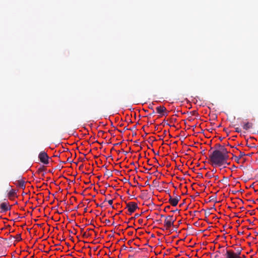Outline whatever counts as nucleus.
<instances>
[{"mask_svg":"<svg viewBox=\"0 0 258 258\" xmlns=\"http://www.w3.org/2000/svg\"><path fill=\"white\" fill-rule=\"evenodd\" d=\"M228 151L214 150L210 155L209 160L213 166H221L225 164H229L227 162L229 159Z\"/></svg>","mask_w":258,"mask_h":258,"instance_id":"f257e3e1","label":"nucleus"},{"mask_svg":"<svg viewBox=\"0 0 258 258\" xmlns=\"http://www.w3.org/2000/svg\"><path fill=\"white\" fill-rule=\"evenodd\" d=\"M38 158L40 161L44 164H48L49 163L48 159L49 157L47 153L44 151H41L40 152L38 155Z\"/></svg>","mask_w":258,"mask_h":258,"instance_id":"f03ea898","label":"nucleus"},{"mask_svg":"<svg viewBox=\"0 0 258 258\" xmlns=\"http://www.w3.org/2000/svg\"><path fill=\"white\" fill-rule=\"evenodd\" d=\"M164 225L166 229H168L173 226V215H169L166 217L164 221Z\"/></svg>","mask_w":258,"mask_h":258,"instance_id":"7ed1b4c3","label":"nucleus"},{"mask_svg":"<svg viewBox=\"0 0 258 258\" xmlns=\"http://www.w3.org/2000/svg\"><path fill=\"white\" fill-rule=\"evenodd\" d=\"M126 208L128 209V211L131 214L134 213L137 208H138V207L137 203L135 202H129L126 204Z\"/></svg>","mask_w":258,"mask_h":258,"instance_id":"20e7f679","label":"nucleus"},{"mask_svg":"<svg viewBox=\"0 0 258 258\" xmlns=\"http://www.w3.org/2000/svg\"><path fill=\"white\" fill-rule=\"evenodd\" d=\"M180 199L181 198L179 196H177L173 198L169 195V203L172 206L175 207L178 204V203L179 201L180 200Z\"/></svg>","mask_w":258,"mask_h":258,"instance_id":"39448f33","label":"nucleus"},{"mask_svg":"<svg viewBox=\"0 0 258 258\" xmlns=\"http://www.w3.org/2000/svg\"><path fill=\"white\" fill-rule=\"evenodd\" d=\"M225 256L226 258H242L240 256H237L232 250H226Z\"/></svg>","mask_w":258,"mask_h":258,"instance_id":"423d86ee","label":"nucleus"},{"mask_svg":"<svg viewBox=\"0 0 258 258\" xmlns=\"http://www.w3.org/2000/svg\"><path fill=\"white\" fill-rule=\"evenodd\" d=\"M0 208L4 212L9 211L11 209V207L9 206L8 202L2 203L0 205Z\"/></svg>","mask_w":258,"mask_h":258,"instance_id":"0eeeda50","label":"nucleus"},{"mask_svg":"<svg viewBox=\"0 0 258 258\" xmlns=\"http://www.w3.org/2000/svg\"><path fill=\"white\" fill-rule=\"evenodd\" d=\"M157 112L159 114H161L163 115H167L166 113V108L163 106H160L156 108Z\"/></svg>","mask_w":258,"mask_h":258,"instance_id":"6e6552de","label":"nucleus"},{"mask_svg":"<svg viewBox=\"0 0 258 258\" xmlns=\"http://www.w3.org/2000/svg\"><path fill=\"white\" fill-rule=\"evenodd\" d=\"M25 181L23 179H20L16 181L14 183L18 187L22 188L23 189H25Z\"/></svg>","mask_w":258,"mask_h":258,"instance_id":"1a4fd4ad","label":"nucleus"},{"mask_svg":"<svg viewBox=\"0 0 258 258\" xmlns=\"http://www.w3.org/2000/svg\"><path fill=\"white\" fill-rule=\"evenodd\" d=\"M17 197V192L16 190L12 189L10 190V191L8 194V198L12 200L15 197Z\"/></svg>","mask_w":258,"mask_h":258,"instance_id":"9d476101","label":"nucleus"},{"mask_svg":"<svg viewBox=\"0 0 258 258\" xmlns=\"http://www.w3.org/2000/svg\"><path fill=\"white\" fill-rule=\"evenodd\" d=\"M215 148L216 149L215 150L222 151L223 150V151H227L226 148L224 146H222L219 144H217L215 145Z\"/></svg>","mask_w":258,"mask_h":258,"instance_id":"9b49d317","label":"nucleus"},{"mask_svg":"<svg viewBox=\"0 0 258 258\" xmlns=\"http://www.w3.org/2000/svg\"><path fill=\"white\" fill-rule=\"evenodd\" d=\"M252 123L250 122H246L243 124V128L245 130H247L252 127Z\"/></svg>","mask_w":258,"mask_h":258,"instance_id":"f8f14e48","label":"nucleus"},{"mask_svg":"<svg viewBox=\"0 0 258 258\" xmlns=\"http://www.w3.org/2000/svg\"><path fill=\"white\" fill-rule=\"evenodd\" d=\"M104 175L107 176L108 177L112 176V174L111 171H109L108 169H106L105 172L104 173Z\"/></svg>","mask_w":258,"mask_h":258,"instance_id":"ddd939ff","label":"nucleus"},{"mask_svg":"<svg viewBox=\"0 0 258 258\" xmlns=\"http://www.w3.org/2000/svg\"><path fill=\"white\" fill-rule=\"evenodd\" d=\"M205 176L209 178H211L214 177V174L208 172L206 173Z\"/></svg>","mask_w":258,"mask_h":258,"instance_id":"4468645a","label":"nucleus"},{"mask_svg":"<svg viewBox=\"0 0 258 258\" xmlns=\"http://www.w3.org/2000/svg\"><path fill=\"white\" fill-rule=\"evenodd\" d=\"M15 238L18 241L22 240L21 236L20 234H17Z\"/></svg>","mask_w":258,"mask_h":258,"instance_id":"2eb2a0df","label":"nucleus"},{"mask_svg":"<svg viewBox=\"0 0 258 258\" xmlns=\"http://www.w3.org/2000/svg\"><path fill=\"white\" fill-rule=\"evenodd\" d=\"M91 234H89V233H87V232H85L83 233V236L84 237H89L90 236H91Z\"/></svg>","mask_w":258,"mask_h":258,"instance_id":"dca6fc26","label":"nucleus"},{"mask_svg":"<svg viewBox=\"0 0 258 258\" xmlns=\"http://www.w3.org/2000/svg\"><path fill=\"white\" fill-rule=\"evenodd\" d=\"M244 156H245V154L244 152H240L239 155L238 156V159H240Z\"/></svg>","mask_w":258,"mask_h":258,"instance_id":"f3484780","label":"nucleus"},{"mask_svg":"<svg viewBox=\"0 0 258 258\" xmlns=\"http://www.w3.org/2000/svg\"><path fill=\"white\" fill-rule=\"evenodd\" d=\"M241 250L240 249H237V252H235V253L237 255V256H240V254H241Z\"/></svg>","mask_w":258,"mask_h":258,"instance_id":"a211bd4d","label":"nucleus"},{"mask_svg":"<svg viewBox=\"0 0 258 258\" xmlns=\"http://www.w3.org/2000/svg\"><path fill=\"white\" fill-rule=\"evenodd\" d=\"M235 132L237 133H240L241 132V130L239 127H236L235 128Z\"/></svg>","mask_w":258,"mask_h":258,"instance_id":"6ab92c4d","label":"nucleus"},{"mask_svg":"<svg viewBox=\"0 0 258 258\" xmlns=\"http://www.w3.org/2000/svg\"><path fill=\"white\" fill-rule=\"evenodd\" d=\"M190 113H191L192 115H198V113L195 110L190 112Z\"/></svg>","mask_w":258,"mask_h":258,"instance_id":"aec40b11","label":"nucleus"},{"mask_svg":"<svg viewBox=\"0 0 258 258\" xmlns=\"http://www.w3.org/2000/svg\"><path fill=\"white\" fill-rule=\"evenodd\" d=\"M108 204L110 205V206H112V204H113V200H109L108 201Z\"/></svg>","mask_w":258,"mask_h":258,"instance_id":"412c9836","label":"nucleus"},{"mask_svg":"<svg viewBox=\"0 0 258 258\" xmlns=\"http://www.w3.org/2000/svg\"><path fill=\"white\" fill-rule=\"evenodd\" d=\"M213 177L215 178V180H217L219 178V177H218V175H214V177Z\"/></svg>","mask_w":258,"mask_h":258,"instance_id":"4be33fe9","label":"nucleus"},{"mask_svg":"<svg viewBox=\"0 0 258 258\" xmlns=\"http://www.w3.org/2000/svg\"><path fill=\"white\" fill-rule=\"evenodd\" d=\"M153 103H152V105H150L149 106V108L151 109H152V110H154L153 109Z\"/></svg>","mask_w":258,"mask_h":258,"instance_id":"5701e85b","label":"nucleus"},{"mask_svg":"<svg viewBox=\"0 0 258 258\" xmlns=\"http://www.w3.org/2000/svg\"><path fill=\"white\" fill-rule=\"evenodd\" d=\"M105 223L107 224H109L110 223V221L108 219H106V220H105Z\"/></svg>","mask_w":258,"mask_h":258,"instance_id":"b1692460","label":"nucleus"},{"mask_svg":"<svg viewBox=\"0 0 258 258\" xmlns=\"http://www.w3.org/2000/svg\"><path fill=\"white\" fill-rule=\"evenodd\" d=\"M153 110L152 112L149 115V116H151L152 114L155 113L154 110Z\"/></svg>","mask_w":258,"mask_h":258,"instance_id":"393cba45","label":"nucleus"},{"mask_svg":"<svg viewBox=\"0 0 258 258\" xmlns=\"http://www.w3.org/2000/svg\"><path fill=\"white\" fill-rule=\"evenodd\" d=\"M123 130H124V131H125V130H128V128H127V127H126V126H125V127H124V129H123ZM129 130H132V129H131V128H129Z\"/></svg>","mask_w":258,"mask_h":258,"instance_id":"a878e982","label":"nucleus"},{"mask_svg":"<svg viewBox=\"0 0 258 258\" xmlns=\"http://www.w3.org/2000/svg\"><path fill=\"white\" fill-rule=\"evenodd\" d=\"M212 172H213V174H214L216 172V170L213 169L212 170Z\"/></svg>","mask_w":258,"mask_h":258,"instance_id":"bb28decb","label":"nucleus"},{"mask_svg":"<svg viewBox=\"0 0 258 258\" xmlns=\"http://www.w3.org/2000/svg\"><path fill=\"white\" fill-rule=\"evenodd\" d=\"M240 257H242V258H245L246 257L245 255H242V256H240Z\"/></svg>","mask_w":258,"mask_h":258,"instance_id":"cd10ccee","label":"nucleus"},{"mask_svg":"<svg viewBox=\"0 0 258 258\" xmlns=\"http://www.w3.org/2000/svg\"><path fill=\"white\" fill-rule=\"evenodd\" d=\"M87 230L90 231V230H93V229H91V228H89V229H87Z\"/></svg>","mask_w":258,"mask_h":258,"instance_id":"c85d7f7f","label":"nucleus"},{"mask_svg":"<svg viewBox=\"0 0 258 258\" xmlns=\"http://www.w3.org/2000/svg\"><path fill=\"white\" fill-rule=\"evenodd\" d=\"M83 230H84V229H83V228H81V232H82L83 231Z\"/></svg>","mask_w":258,"mask_h":258,"instance_id":"c756f323","label":"nucleus"},{"mask_svg":"<svg viewBox=\"0 0 258 258\" xmlns=\"http://www.w3.org/2000/svg\"><path fill=\"white\" fill-rule=\"evenodd\" d=\"M142 129L144 131V129H145V126H143L142 127Z\"/></svg>","mask_w":258,"mask_h":258,"instance_id":"7c9ffc66","label":"nucleus"},{"mask_svg":"<svg viewBox=\"0 0 258 258\" xmlns=\"http://www.w3.org/2000/svg\"><path fill=\"white\" fill-rule=\"evenodd\" d=\"M175 220V219H173V224H174V222Z\"/></svg>","mask_w":258,"mask_h":258,"instance_id":"2f4dec72","label":"nucleus"},{"mask_svg":"<svg viewBox=\"0 0 258 258\" xmlns=\"http://www.w3.org/2000/svg\"><path fill=\"white\" fill-rule=\"evenodd\" d=\"M69 232L71 233H73V232L71 230H70Z\"/></svg>","mask_w":258,"mask_h":258,"instance_id":"473e14b6","label":"nucleus"},{"mask_svg":"<svg viewBox=\"0 0 258 258\" xmlns=\"http://www.w3.org/2000/svg\"><path fill=\"white\" fill-rule=\"evenodd\" d=\"M199 176H201V177H202V173H200V174H199Z\"/></svg>","mask_w":258,"mask_h":258,"instance_id":"72a5a7b5","label":"nucleus"},{"mask_svg":"<svg viewBox=\"0 0 258 258\" xmlns=\"http://www.w3.org/2000/svg\"><path fill=\"white\" fill-rule=\"evenodd\" d=\"M145 183H146V184H149V183H148V182L147 181L145 182Z\"/></svg>","mask_w":258,"mask_h":258,"instance_id":"f704fd0d","label":"nucleus"},{"mask_svg":"<svg viewBox=\"0 0 258 258\" xmlns=\"http://www.w3.org/2000/svg\"><path fill=\"white\" fill-rule=\"evenodd\" d=\"M101 193H102V194H104L105 191H102V192H101Z\"/></svg>","mask_w":258,"mask_h":258,"instance_id":"c9c22d12","label":"nucleus"},{"mask_svg":"<svg viewBox=\"0 0 258 258\" xmlns=\"http://www.w3.org/2000/svg\"><path fill=\"white\" fill-rule=\"evenodd\" d=\"M101 193H102V194H104L105 191H102V192H101Z\"/></svg>","mask_w":258,"mask_h":258,"instance_id":"e433bc0d","label":"nucleus"},{"mask_svg":"<svg viewBox=\"0 0 258 258\" xmlns=\"http://www.w3.org/2000/svg\"><path fill=\"white\" fill-rule=\"evenodd\" d=\"M118 172H119V171L118 170H116V173H118Z\"/></svg>","mask_w":258,"mask_h":258,"instance_id":"4c0bfd02","label":"nucleus"},{"mask_svg":"<svg viewBox=\"0 0 258 258\" xmlns=\"http://www.w3.org/2000/svg\"><path fill=\"white\" fill-rule=\"evenodd\" d=\"M118 172H119V171L118 170H116V173H118Z\"/></svg>","mask_w":258,"mask_h":258,"instance_id":"58836bf2","label":"nucleus"},{"mask_svg":"<svg viewBox=\"0 0 258 258\" xmlns=\"http://www.w3.org/2000/svg\"><path fill=\"white\" fill-rule=\"evenodd\" d=\"M37 225H38V226H41V224H37Z\"/></svg>","mask_w":258,"mask_h":258,"instance_id":"ea45409f","label":"nucleus"},{"mask_svg":"<svg viewBox=\"0 0 258 258\" xmlns=\"http://www.w3.org/2000/svg\"><path fill=\"white\" fill-rule=\"evenodd\" d=\"M76 234V231H74V234Z\"/></svg>","mask_w":258,"mask_h":258,"instance_id":"a19ab883","label":"nucleus"},{"mask_svg":"<svg viewBox=\"0 0 258 258\" xmlns=\"http://www.w3.org/2000/svg\"><path fill=\"white\" fill-rule=\"evenodd\" d=\"M76 234V231H74V234Z\"/></svg>","mask_w":258,"mask_h":258,"instance_id":"79ce46f5","label":"nucleus"},{"mask_svg":"<svg viewBox=\"0 0 258 258\" xmlns=\"http://www.w3.org/2000/svg\"><path fill=\"white\" fill-rule=\"evenodd\" d=\"M151 123V124H152V123H153L152 121H151V123Z\"/></svg>","mask_w":258,"mask_h":258,"instance_id":"37998d69","label":"nucleus"},{"mask_svg":"<svg viewBox=\"0 0 258 258\" xmlns=\"http://www.w3.org/2000/svg\"><path fill=\"white\" fill-rule=\"evenodd\" d=\"M151 123V124H152V123H153L152 121H151V123Z\"/></svg>","mask_w":258,"mask_h":258,"instance_id":"c03bdc74","label":"nucleus"},{"mask_svg":"<svg viewBox=\"0 0 258 258\" xmlns=\"http://www.w3.org/2000/svg\"><path fill=\"white\" fill-rule=\"evenodd\" d=\"M136 216H139V215L138 214H136Z\"/></svg>","mask_w":258,"mask_h":258,"instance_id":"a18cd8bd","label":"nucleus"},{"mask_svg":"<svg viewBox=\"0 0 258 258\" xmlns=\"http://www.w3.org/2000/svg\"><path fill=\"white\" fill-rule=\"evenodd\" d=\"M161 217H163L164 216L163 215H161Z\"/></svg>","mask_w":258,"mask_h":258,"instance_id":"49530a36","label":"nucleus"}]
</instances>
